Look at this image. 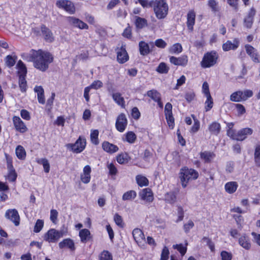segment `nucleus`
<instances>
[{
  "label": "nucleus",
  "mask_w": 260,
  "mask_h": 260,
  "mask_svg": "<svg viewBox=\"0 0 260 260\" xmlns=\"http://www.w3.org/2000/svg\"><path fill=\"white\" fill-rule=\"evenodd\" d=\"M14 125L17 131L20 133H24L27 131V127L20 118L18 116L13 117Z\"/></svg>",
  "instance_id": "dca6fc26"
},
{
  "label": "nucleus",
  "mask_w": 260,
  "mask_h": 260,
  "mask_svg": "<svg viewBox=\"0 0 260 260\" xmlns=\"http://www.w3.org/2000/svg\"><path fill=\"white\" fill-rule=\"evenodd\" d=\"M8 174L7 175V179L11 182L15 181L17 177V175L15 169L13 168L12 169H8Z\"/></svg>",
  "instance_id": "ea45409f"
},
{
  "label": "nucleus",
  "mask_w": 260,
  "mask_h": 260,
  "mask_svg": "<svg viewBox=\"0 0 260 260\" xmlns=\"http://www.w3.org/2000/svg\"><path fill=\"white\" fill-rule=\"evenodd\" d=\"M194 226V223L193 221L191 220H189L187 223L184 224L183 229L184 230V232L186 233H187L189 232V230L192 229Z\"/></svg>",
  "instance_id": "e2e57ef3"
},
{
  "label": "nucleus",
  "mask_w": 260,
  "mask_h": 260,
  "mask_svg": "<svg viewBox=\"0 0 260 260\" xmlns=\"http://www.w3.org/2000/svg\"><path fill=\"white\" fill-rule=\"evenodd\" d=\"M215 156V154L211 151H205L200 153L201 158L207 163L210 162Z\"/></svg>",
  "instance_id": "393cba45"
},
{
  "label": "nucleus",
  "mask_w": 260,
  "mask_h": 260,
  "mask_svg": "<svg viewBox=\"0 0 260 260\" xmlns=\"http://www.w3.org/2000/svg\"><path fill=\"white\" fill-rule=\"evenodd\" d=\"M246 53L250 56L251 59L255 63L260 62V57L256 52V50L252 46L247 44L245 46Z\"/></svg>",
  "instance_id": "f8f14e48"
},
{
  "label": "nucleus",
  "mask_w": 260,
  "mask_h": 260,
  "mask_svg": "<svg viewBox=\"0 0 260 260\" xmlns=\"http://www.w3.org/2000/svg\"><path fill=\"white\" fill-rule=\"evenodd\" d=\"M112 96L113 100L117 103V105L120 106L122 108L125 107V101L124 98L121 96L120 93H113Z\"/></svg>",
  "instance_id": "bb28decb"
},
{
  "label": "nucleus",
  "mask_w": 260,
  "mask_h": 260,
  "mask_svg": "<svg viewBox=\"0 0 260 260\" xmlns=\"http://www.w3.org/2000/svg\"><path fill=\"white\" fill-rule=\"evenodd\" d=\"M182 51V47L180 44L176 43L173 45L171 51L174 53H179Z\"/></svg>",
  "instance_id": "3c124183"
},
{
  "label": "nucleus",
  "mask_w": 260,
  "mask_h": 260,
  "mask_svg": "<svg viewBox=\"0 0 260 260\" xmlns=\"http://www.w3.org/2000/svg\"><path fill=\"white\" fill-rule=\"evenodd\" d=\"M86 141L85 139H81L80 137L74 144H68L67 147L71 148L76 153L82 152L85 148Z\"/></svg>",
  "instance_id": "6e6552de"
},
{
  "label": "nucleus",
  "mask_w": 260,
  "mask_h": 260,
  "mask_svg": "<svg viewBox=\"0 0 260 260\" xmlns=\"http://www.w3.org/2000/svg\"><path fill=\"white\" fill-rule=\"evenodd\" d=\"M91 171V168L89 165H86L84 167L83 172L80 176L81 180L83 183L87 184L89 182Z\"/></svg>",
  "instance_id": "aec40b11"
},
{
  "label": "nucleus",
  "mask_w": 260,
  "mask_h": 260,
  "mask_svg": "<svg viewBox=\"0 0 260 260\" xmlns=\"http://www.w3.org/2000/svg\"><path fill=\"white\" fill-rule=\"evenodd\" d=\"M100 260H113L112 256L108 251H104L101 254Z\"/></svg>",
  "instance_id": "603ef678"
},
{
  "label": "nucleus",
  "mask_w": 260,
  "mask_h": 260,
  "mask_svg": "<svg viewBox=\"0 0 260 260\" xmlns=\"http://www.w3.org/2000/svg\"><path fill=\"white\" fill-rule=\"evenodd\" d=\"M137 196V193L134 190H129L125 192L122 196L123 201H129L134 200Z\"/></svg>",
  "instance_id": "4c0bfd02"
},
{
  "label": "nucleus",
  "mask_w": 260,
  "mask_h": 260,
  "mask_svg": "<svg viewBox=\"0 0 260 260\" xmlns=\"http://www.w3.org/2000/svg\"><path fill=\"white\" fill-rule=\"evenodd\" d=\"M17 59V57L15 55H7L5 59V63L9 68H11L15 64Z\"/></svg>",
  "instance_id": "72a5a7b5"
},
{
  "label": "nucleus",
  "mask_w": 260,
  "mask_h": 260,
  "mask_svg": "<svg viewBox=\"0 0 260 260\" xmlns=\"http://www.w3.org/2000/svg\"><path fill=\"white\" fill-rule=\"evenodd\" d=\"M102 148L104 151L110 154L117 152L119 149L116 145L110 143L108 141H104L102 143Z\"/></svg>",
  "instance_id": "4be33fe9"
},
{
  "label": "nucleus",
  "mask_w": 260,
  "mask_h": 260,
  "mask_svg": "<svg viewBox=\"0 0 260 260\" xmlns=\"http://www.w3.org/2000/svg\"><path fill=\"white\" fill-rule=\"evenodd\" d=\"M98 136L99 131L96 129L92 131L90 134L91 141L94 145H98L99 143Z\"/></svg>",
  "instance_id": "a18cd8bd"
},
{
  "label": "nucleus",
  "mask_w": 260,
  "mask_h": 260,
  "mask_svg": "<svg viewBox=\"0 0 260 260\" xmlns=\"http://www.w3.org/2000/svg\"><path fill=\"white\" fill-rule=\"evenodd\" d=\"M58 245L61 249L68 247L72 250L75 249L74 243L73 241L70 239H64L59 243Z\"/></svg>",
  "instance_id": "a878e982"
},
{
  "label": "nucleus",
  "mask_w": 260,
  "mask_h": 260,
  "mask_svg": "<svg viewBox=\"0 0 260 260\" xmlns=\"http://www.w3.org/2000/svg\"><path fill=\"white\" fill-rule=\"evenodd\" d=\"M41 31L44 39L46 42H52L54 40L53 35L48 28L44 25L41 26Z\"/></svg>",
  "instance_id": "6ab92c4d"
},
{
  "label": "nucleus",
  "mask_w": 260,
  "mask_h": 260,
  "mask_svg": "<svg viewBox=\"0 0 260 260\" xmlns=\"http://www.w3.org/2000/svg\"><path fill=\"white\" fill-rule=\"evenodd\" d=\"M253 130L250 128H244L240 129L237 133L236 140L237 141H243L249 135H251L252 134Z\"/></svg>",
  "instance_id": "a211bd4d"
},
{
  "label": "nucleus",
  "mask_w": 260,
  "mask_h": 260,
  "mask_svg": "<svg viewBox=\"0 0 260 260\" xmlns=\"http://www.w3.org/2000/svg\"><path fill=\"white\" fill-rule=\"evenodd\" d=\"M129 58L128 55L123 46L118 49L117 51V60L120 63H124L126 62Z\"/></svg>",
  "instance_id": "ddd939ff"
},
{
  "label": "nucleus",
  "mask_w": 260,
  "mask_h": 260,
  "mask_svg": "<svg viewBox=\"0 0 260 260\" xmlns=\"http://www.w3.org/2000/svg\"><path fill=\"white\" fill-rule=\"evenodd\" d=\"M230 100L233 102H238L243 101V93L242 91H238L233 93L230 96Z\"/></svg>",
  "instance_id": "c9c22d12"
},
{
  "label": "nucleus",
  "mask_w": 260,
  "mask_h": 260,
  "mask_svg": "<svg viewBox=\"0 0 260 260\" xmlns=\"http://www.w3.org/2000/svg\"><path fill=\"white\" fill-rule=\"evenodd\" d=\"M139 196L141 200L149 203L152 202L153 200V193L149 188H145L141 190L139 192Z\"/></svg>",
  "instance_id": "2eb2a0df"
},
{
  "label": "nucleus",
  "mask_w": 260,
  "mask_h": 260,
  "mask_svg": "<svg viewBox=\"0 0 260 260\" xmlns=\"http://www.w3.org/2000/svg\"><path fill=\"white\" fill-rule=\"evenodd\" d=\"M206 98L207 100L205 102V109L206 111H208L212 108L213 102L211 95L210 98H208V96H206Z\"/></svg>",
  "instance_id": "5fc2aeb1"
},
{
  "label": "nucleus",
  "mask_w": 260,
  "mask_h": 260,
  "mask_svg": "<svg viewBox=\"0 0 260 260\" xmlns=\"http://www.w3.org/2000/svg\"><path fill=\"white\" fill-rule=\"evenodd\" d=\"M201 242L205 243L206 245L208 246L211 251H214V244L209 238L204 237L201 240Z\"/></svg>",
  "instance_id": "37998d69"
},
{
  "label": "nucleus",
  "mask_w": 260,
  "mask_h": 260,
  "mask_svg": "<svg viewBox=\"0 0 260 260\" xmlns=\"http://www.w3.org/2000/svg\"><path fill=\"white\" fill-rule=\"evenodd\" d=\"M139 50L140 53L142 55H146L150 52L149 45L144 41L139 42Z\"/></svg>",
  "instance_id": "cd10ccee"
},
{
  "label": "nucleus",
  "mask_w": 260,
  "mask_h": 260,
  "mask_svg": "<svg viewBox=\"0 0 260 260\" xmlns=\"http://www.w3.org/2000/svg\"><path fill=\"white\" fill-rule=\"evenodd\" d=\"M44 225V221L41 219H38L34 226V232L35 233H39L42 229Z\"/></svg>",
  "instance_id": "09e8293b"
},
{
  "label": "nucleus",
  "mask_w": 260,
  "mask_h": 260,
  "mask_svg": "<svg viewBox=\"0 0 260 260\" xmlns=\"http://www.w3.org/2000/svg\"><path fill=\"white\" fill-rule=\"evenodd\" d=\"M15 152L17 157L20 159H24L26 157V152L24 148L19 145L18 146L15 150Z\"/></svg>",
  "instance_id": "f704fd0d"
},
{
  "label": "nucleus",
  "mask_w": 260,
  "mask_h": 260,
  "mask_svg": "<svg viewBox=\"0 0 260 260\" xmlns=\"http://www.w3.org/2000/svg\"><path fill=\"white\" fill-rule=\"evenodd\" d=\"M28 61H32L34 66L41 71L45 72L49 68V64L53 60L52 55L49 52L43 51L31 50L29 54H26L25 58Z\"/></svg>",
  "instance_id": "f257e3e1"
},
{
  "label": "nucleus",
  "mask_w": 260,
  "mask_h": 260,
  "mask_svg": "<svg viewBox=\"0 0 260 260\" xmlns=\"http://www.w3.org/2000/svg\"><path fill=\"white\" fill-rule=\"evenodd\" d=\"M239 0H227L228 4L233 8V9L237 12L238 10L239 5H238Z\"/></svg>",
  "instance_id": "4d7b16f0"
},
{
  "label": "nucleus",
  "mask_w": 260,
  "mask_h": 260,
  "mask_svg": "<svg viewBox=\"0 0 260 260\" xmlns=\"http://www.w3.org/2000/svg\"><path fill=\"white\" fill-rule=\"evenodd\" d=\"M169 250L166 246H165L161 251L160 260H168L169 258Z\"/></svg>",
  "instance_id": "6e6d98bb"
},
{
  "label": "nucleus",
  "mask_w": 260,
  "mask_h": 260,
  "mask_svg": "<svg viewBox=\"0 0 260 260\" xmlns=\"http://www.w3.org/2000/svg\"><path fill=\"white\" fill-rule=\"evenodd\" d=\"M17 68L18 70V74L19 75H26L27 73V69L21 60H19L16 65Z\"/></svg>",
  "instance_id": "e433bc0d"
},
{
  "label": "nucleus",
  "mask_w": 260,
  "mask_h": 260,
  "mask_svg": "<svg viewBox=\"0 0 260 260\" xmlns=\"http://www.w3.org/2000/svg\"><path fill=\"white\" fill-rule=\"evenodd\" d=\"M127 124V120L126 116L123 113L119 114L116 119L115 126L118 131L123 132Z\"/></svg>",
  "instance_id": "1a4fd4ad"
},
{
  "label": "nucleus",
  "mask_w": 260,
  "mask_h": 260,
  "mask_svg": "<svg viewBox=\"0 0 260 260\" xmlns=\"http://www.w3.org/2000/svg\"><path fill=\"white\" fill-rule=\"evenodd\" d=\"M56 5L58 8L62 9L70 14H74L75 12L74 5L70 1L58 0L56 2Z\"/></svg>",
  "instance_id": "423d86ee"
},
{
  "label": "nucleus",
  "mask_w": 260,
  "mask_h": 260,
  "mask_svg": "<svg viewBox=\"0 0 260 260\" xmlns=\"http://www.w3.org/2000/svg\"><path fill=\"white\" fill-rule=\"evenodd\" d=\"M136 138V135L133 132H128L125 135V140L129 143H134Z\"/></svg>",
  "instance_id": "49530a36"
},
{
  "label": "nucleus",
  "mask_w": 260,
  "mask_h": 260,
  "mask_svg": "<svg viewBox=\"0 0 260 260\" xmlns=\"http://www.w3.org/2000/svg\"><path fill=\"white\" fill-rule=\"evenodd\" d=\"M170 61L175 66L185 67L188 63V58L186 55H182L179 57L171 56L170 57Z\"/></svg>",
  "instance_id": "4468645a"
},
{
  "label": "nucleus",
  "mask_w": 260,
  "mask_h": 260,
  "mask_svg": "<svg viewBox=\"0 0 260 260\" xmlns=\"http://www.w3.org/2000/svg\"><path fill=\"white\" fill-rule=\"evenodd\" d=\"M58 212L56 210L52 209L50 211V220L54 223H56V221L57 219Z\"/></svg>",
  "instance_id": "0e129e2a"
},
{
  "label": "nucleus",
  "mask_w": 260,
  "mask_h": 260,
  "mask_svg": "<svg viewBox=\"0 0 260 260\" xmlns=\"http://www.w3.org/2000/svg\"><path fill=\"white\" fill-rule=\"evenodd\" d=\"M173 247L174 249H177L182 255H184L186 252V247L183 246L182 244L174 245Z\"/></svg>",
  "instance_id": "bf43d9fd"
},
{
  "label": "nucleus",
  "mask_w": 260,
  "mask_h": 260,
  "mask_svg": "<svg viewBox=\"0 0 260 260\" xmlns=\"http://www.w3.org/2000/svg\"><path fill=\"white\" fill-rule=\"evenodd\" d=\"M166 118L167 121V123L169 127L171 128H173L174 126V118L173 116L172 113L165 114Z\"/></svg>",
  "instance_id": "8fccbe9b"
},
{
  "label": "nucleus",
  "mask_w": 260,
  "mask_h": 260,
  "mask_svg": "<svg viewBox=\"0 0 260 260\" xmlns=\"http://www.w3.org/2000/svg\"><path fill=\"white\" fill-rule=\"evenodd\" d=\"M152 7L156 18L158 19H164L168 15L169 7L166 0H154Z\"/></svg>",
  "instance_id": "7ed1b4c3"
},
{
  "label": "nucleus",
  "mask_w": 260,
  "mask_h": 260,
  "mask_svg": "<svg viewBox=\"0 0 260 260\" xmlns=\"http://www.w3.org/2000/svg\"><path fill=\"white\" fill-rule=\"evenodd\" d=\"M132 234L135 241L137 243H141L145 240V236L142 231L140 229H135Z\"/></svg>",
  "instance_id": "5701e85b"
},
{
  "label": "nucleus",
  "mask_w": 260,
  "mask_h": 260,
  "mask_svg": "<svg viewBox=\"0 0 260 260\" xmlns=\"http://www.w3.org/2000/svg\"><path fill=\"white\" fill-rule=\"evenodd\" d=\"M239 45V41L238 39H235L233 42L227 41L222 45V49L224 51L236 49Z\"/></svg>",
  "instance_id": "f3484780"
},
{
  "label": "nucleus",
  "mask_w": 260,
  "mask_h": 260,
  "mask_svg": "<svg viewBox=\"0 0 260 260\" xmlns=\"http://www.w3.org/2000/svg\"><path fill=\"white\" fill-rule=\"evenodd\" d=\"M62 231H57L54 229L49 230L44 236V240L49 243H55L63 236Z\"/></svg>",
  "instance_id": "39448f33"
},
{
  "label": "nucleus",
  "mask_w": 260,
  "mask_h": 260,
  "mask_svg": "<svg viewBox=\"0 0 260 260\" xmlns=\"http://www.w3.org/2000/svg\"><path fill=\"white\" fill-rule=\"evenodd\" d=\"M225 190L229 193H233L236 191L238 187L236 182H229L225 185Z\"/></svg>",
  "instance_id": "c756f323"
},
{
  "label": "nucleus",
  "mask_w": 260,
  "mask_h": 260,
  "mask_svg": "<svg viewBox=\"0 0 260 260\" xmlns=\"http://www.w3.org/2000/svg\"><path fill=\"white\" fill-rule=\"evenodd\" d=\"M218 56L215 52H207L205 54L201 62L204 68H210L216 64Z\"/></svg>",
  "instance_id": "20e7f679"
},
{
  "label": "nucleus",
  "mask_w": 260,
  "mask_h": 260,
  "mask_svg": "<svg viewBox=\"0 0 260 260\" xmlns=\"http://www.w3.org/2000/svg\"><path fill=\"white\" fill-rule=\"evenodd\" d=\"M203 92L205 94L206 96H208L210 98V93L209 89V85L207 82H204L202 86Z\"/></svg>",
  "instance_id": "052dcab7"
},
{
  "label": "nucleus",
  "mask_w": 260,
  "mask_h": 260,
  "mask_svg": "<svg viewBox=\"0 0 260 260\" xmlns=\"http://www.w3.org/2000/svg\"><path fill=\"white\" fill-rule=\"evenodd\" d=\"M243 93V101H246L248 98L251 97L253 95V92L249 89L245 90L242 91Z\"/></svg>",
  "instance_id": "774afa93"
},
{
  "label": "nucleus",
  "mask_w": 260,
  "mask_h": 260,
  "mask_svg": "<svg viewBox=\"0 0 260 260\" xmlns=\"http://www.w3.org/2000/svg\"><path fill=\"white\" fill-rule=\"evenodd\" d=\"M239 244L244 249L249 250L251 248L250 240L248 236L244 235L239 239Z\"/></svg>",
  "instance_id": "b1692460"
},
{
  "label": "nucleus",
  "mask_w": 260,
  "mask_h": 260,
  "mask_svg": "<svg viewBox=\"0 0 260 260\" xmlns=\"http://www.w3.org/2000/svg\"><path fill=\"white\" fill-rule=\"evenodd\" d=\"M137 184L141 187L147 186L148 185V180L147 178L141 175H137L136 177Z\"/></svg>",
  "instance_id": "473e14b6"
},
{
  "label": "nucleus",
  "mask_w": 260,
  "mask_h": 260,
  "mask_svg": "<svg viewBox=\"0 0 260 260\" xmlns=\"http://www.w3.org/2000/svg\"><path fill=\"white\" fill-rule=\"evenodd\" d=\"M103 83L100 81V80H96L94 81L92 83V84L89 86H88V87H89V89H98L103 86Z\"/></svg>",
  "instance_id": "13d9d810"
},
{
  "label": "nucleus",
  "mask_w": 260,
  "mask_h": 260,
  "mask_svg": "<svg viewBox=\"0 0 260 260\" xmlns=\"http://www.w3.org/2000/svg\"><path fill=\"white\" fill-rule=\"evenodd\" d=\"M114 220L115 222V223L119 227L123 228V220L120 215L116 213L115 214L114 217Z\"/></svg>",
  "instance_id": "864d4df0"
},
{
  "label": "nucleus",
  "mask_w": 260,
  "mask_h": 260,
  "mask_svg": "<svg viewBox=\"0 0 260 260\" xmlns=\"http://www.w3.org/2000/svg\"><path fill=\"white\" fill-rule=\"evenodd\" d=\"M5 217L13 222L15 225L18 226L20 223V217L18 211L15 209H8L5 215Z\"/></svg>",
  "instance_id": "0eeeda50"
},
{
  "label": "nucleus",
  "mask_w": 260,
  "mask_h": 260,
  "mask_svg": "<svg viewBox=\"0 0 260 260\" xmlns=\"http://www.w3.org/2000/svg\"><path fill=\"white\" fill-rule=\"evenodd\" d=\"M79 236L83 243H86L90 238V231L86 229H82L79 232Z\"/></svg>",
  "instance_id": "7c9ffc66"
},
{
  "label": "nucleus",
  "mask_w": 260,
  "mask_h": 260,
  "mask_svg": "<svg viewBox=\"0 0 260 260\" xmlns=\"http://www.w3.org/2000/svg\"><path fill=\"white\" fill-rule=\"evenodd\" d=\"M68 23L74 27H78L81 29H87L88 28V25L82 20L74 17L69 16L67 18Z\"/></svg>",
  "instance_id": "9d476101"
},
{
  "label": "nucleus",
  "mask_w": 260,
  "mask_h": 260,
  "mask_svg": "<svg viewBox=\"0 0 260 260\" xmlns=\"http://www.w3.org/2000/svg\"><path fill=\"white\" fill-rule=\"evenodd\" d=\"M208 5L212 12H216L219 11L218 3L215 0H209Z\"/></svg>",
  "instance_id": "de8ad7c7"
},
{
  "label": "nucleus",
  "mask_w": 260,
  "mask_h": 260,
  "mask_svg": "<svg viewBox=\"0 0 260 260\" xmlns=\"http://www.w3.org/2000/svg\"><path fill=\"white\" fill-rule=\"evenodd\" d=\"M41 162L43 166L45 172L48 173L50 171V165L47 159L43 158L41 160Z\"/></svg>",
  "instance_id": "680f3d73"
},
{
  "label": "nucleus",
  "mask_w": 260,
  "mask_h": 260,
  "mask_svg": "<svg viewBox=\"0 0 260 260\" xmlns=\"http://www.w3.org/2000/svg\"><path fill=\"white\" fill-rule=\"evenodd\" d=\"M198 176V172L193 169H188L187 167L181 169L179 173V178L182 186L183 188L186 187L189 181L197 179Z\"/></svg>",
  "instance_id": "f03ea898"
},
{
  "label": "nucleus",
  "mask_w": 260,
  "mask_h": 260,
  "mask_svg": "<svg viewBox=\"0 0 260 260\" xmlns=\"http://www.w3.org/2000/svg\"><path fill=\"white\" fill-rule=\"evenodd\" d=\"M155 45L158 48H165L167 46V43L162 39H159L155 40Z\"/></svg>",
  "instance_id": "69168bd1"
},
{
  "label": "nucleus",
  "mask_w": 260,
  "mask_h": 260,
  "mask_svg": "<svg viewBox=\"0 0 260 260\" xmlns=\"http://www.w3.org/2000/svg\"><path fill=\"white\" fill-rule=\"evenodd\" d=\"M169 70V68L165 62H161L157 67L156 71L160 74H167Z\"/></svg>",
  "instance_id": "a19ab883"
},
{
  "label": "nucleus",
  "mask_w": 260,
  "mask_h": 260,
  "mask_svg": "<svg viewBox=\"0 0 260 260\" xmlns=\"http://www.w3.org/2000/svg\"><path fill=\"white\" fill-rule=\"evenodd\" d=\"M147 95L150 97L154 101H156L159 100L160 98V93L156 90H149L147 92Z\"/></svg>",
  "instance_id": "58836bf2"
},
{
  "label": "nucleus",
  "mask_w": 260,
  "mask_h": 260,
  "mask_svg": "<svg viewBox=\"0 0 260 260\" xmlns=\"http://www.w3.org/2000/svg\"><path fill=\"white\" fill-rule=\"evenodd\" d=\"M176 193L174 191L167 192L165 195V200L168 203L173 204L176 202Z\"/></svg>",
  "instance_id": "c85d7f7f"
},
{
  "label": "nucleus",
  "mask_w": 260,
  "mask_h": 260,
  "mask_svg": "<svg viewBox=\"0 0 260 260\" xmlns=\"http://www.w3.org/2000/svg\"><path fill=\"white\" fill-rule=\"evenodd\" d=\"M135 24L137 28L141 29L147 25V21L144 18L138 17L136 20Z\"/></svg>",
  "instance_id": "79ce46f5"
},
{
  "label": "nucleus",
  "mask_w": 260,
  "mask_h": 260,
  "mask_svg": "<svg viewBox=\"0 0 260 260\" xmlns=\"http://www.w3.org/2000/svg\"><path fill=\"white\" fill-rule=\"evenodd\" d=\"M210 132L215 135H218L220 131V125L216 122H212L209 126Z\"/></svg>",
  "instance_id": "2f4dec72"
},
{
  "label": "nucleus",
  "mask_w": 260,
  "mask_h": 260,
  "mask_svg": "<svg viewBox=\"0 0 260 260\" xmlns=\"http://www.w3.org/2000/svg\"><path fill=\"white\" fill-rule=\"evenodd\" d=\"M222 260H231L232 255V254L226 251H222L220 254Z\"/></svg>",
  "instance_id": "338daca9"
},
{
  "label": "nucleus",
  "mask_w": 260,
  "mask_h": 260,
  "mask_svg": "<svg viewBox=\"0 0 260 260\" xmlns=\"http://www.w3.org/2000/svg\"><path fill=\"white\" fill-rule=\"evenodd\" d=\"M196 13L193 10H190L187 15V26L190 31H192L195 23Z\"/></svg>",
  "instance_id": "412c9836"
},
{
  "label": "nucleus",
  "mask_w": 260,
  "mask_h": 260,
  "mask_svg": "<svg viewBox=\"0 0 260 260\" xmlns=\"http://www.w3.org/2000/svg\"><path fill=\"white\" fill-rule=\"evenodd\" d=\"M129 160V157L127 154H120L117 156V161L120 164L127 163Z\"/></svg>",
  "instance_id": "c03bdc74"
},
{
  "label": "nucleus",
  "mask_w": 260,
  "mask_h": 260,
  "mask_svg": "<svg viewBox=\"0 0 260 260\" xmlns=\"http://www.w3.org/2000/svg\"><path fill=\"white\" fill-rule=\"evenodd\" d=\"M256 14V10L254 8H251L248 12L247 16L244 19V26L247 29L252 27L253 23V18Z\"/></svg>",
  "instance_id": "9b49d317"
}]
</instances>
